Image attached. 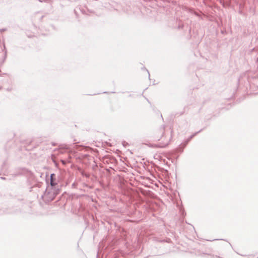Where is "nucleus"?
<instances>
[{
    "label": "nucleus",
    "mask_w": 258,
    "mask_h": 258,
    "mask_svg": "<svg viewBox=\"0 0 258 258\" xmlns=\"http://www.w3.org/2000/svg\"><path fill=\"white\" fill-rule=\"evenodd\" d=\"M55 175L54 174H51L50 176V184L51 186H53L56 184V183L55 182V179L54 178Z\"/></svg>",
    "instance_id": "1"
},
{
    "label": "nucleus",
    "mask_w": 258,
    "mask_h": 258,
    "mask_svg": "<svg viewBox=\"0 0 258 258\" xmlns=\"http://www.w3.org/2000/svg\"><path fill=\"white\" fill-rule=\"evenodd\" d=\"M167 144L159 145H152V147L163 148L166 147Z\"/></svg>",
    "instance_id": "2"
}]
</instances>
